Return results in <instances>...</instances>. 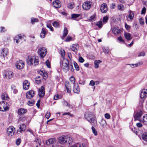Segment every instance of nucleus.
<instances>
[{
    "label": "nucleus",
    "instance_id": "f257e3e1",
    "mask_svg": "<svg viewBox=\"0 0 147 147\" xmlns=\"http://www.w3.org/2000/svg\"><path fill=\"white\" fill-rule=\"evenodd\" d=\"M60 65L62 70L65 72L69 71L71 72L74 71L72 64H69V61L67 59L64 58L63 60L61 61Z\"/></svg>",
    "mask_w": 147,
    "mask_h": 147
},
{
    "label": "nucleus",
    "instance_id": "f03ea898",
    "mask_svg": "<svg viewBox=\"0 0 147 147\" xmlns=\"http://www.w3.org/2000/svg\"><path fill=\"white\" fill-rule=\"evenodd\" d=\"M85 118L90 122L92 125H97V122L95 116L91 112H86L85 114Z\"/></svg>",
    "mask_w": 147,
    "mask_h": 147
},
{
    "label": "nucleus",
    "instance_id": "7ed1b4c3",
    "mask_svg": "<svg viewBox=\"0 0 147 147\" xmlns=\"http://www.w3.org/2000/svg\"><path fill=\"white\" fill-rule=\"evenodd\" d=\"M27 62L28 65H37L39 62L38 58L36 56L28 57V58L27 59Z\"/></svg>",
    "mask_w": 147,
    "mask_h": 147
},
{
    "label": "nucleus",
    "instance_id": "20e7f679",
    "mask_svg": "<svg viewBox=\"0 0 147 147\" xmlns=\"http://www.w3.org/2000/svg\"><path fill=\"white\" fill-rule=\"evenodd\" d=\"M15 131V129L13 127L10 126L7 129V134L9 136H12L14 135Z\"/></svg>",
    "mask_w": 147,
    "mask_h": 147
},
{
    "label": "nucleus",
    "instance_id": "39448f33",
    "mask_svg": "<svg viewBox=\"0 0 147 147\" xmlns=\"http://www.w3.org/2000/svg\"><path fill=\"white\" fill-rule=\"evenodd\" d=\"M68 138L67 136H61L58 138V142L61 144H63L67 143V142L68 140Z\"/></svg>",
    "mask_w": 147,
    "mask_h": 147
},
{
    "label": "nucleus",
    "instance_id": "423d86ee",
    "mask_svg": "<svg viewBox=\"0 0 147 147\" xmlns=\"http://www.w3.org/2000/svg\"><path fill=\"white\" fill-rule=\"evenodd\" d=\"M8 54V50L6 48H3L1 52L0 57L1 58L4 60L5 58Z\"/></svg>",
    "mask_w": 147,
    "mask_h": 147
},
{
    "label": "nucleus",
    "instance_id": "0eeeda50",
    "mask_svg": "<svg viewBox=\"0 0 147 147\" xmlns=\"http://www.w3.org/2000/svg\"><path fill=\"white\" fill-rule=\"evenodd\" d=\"M142 112L141 111L138 112L134 115V118L135 121L138 120L140 122L142 119Z\"/></svg>",
    "mask_w": 147,
    "mask_h": 147
},
{
    "label": "nucleus",
    "instance_id": "6e6552de",
    "mask_svg": "<svg viewBox=\"0 0 147 147\" xmlns=\"http://www.w3.org/2000/svg\"><path fill=\"white\" fill-rule=\"evenodd\" d=\"M38 52L40 57L43 58L46 55L47 50L44 47H40L38 49Z\"/></svg>",
    "mask_w": 147,
    "mask_h": 147
},
{
    "label": "nucleus",
    "instance_id": "1a4fd4ad",
    "mask_svg": "<svg viewBox=\"0 0 147 147\" xmlns=\"http://www.w3.org/2000/svg\"><path fill=\"white\" fill-rule=\"evenodd\" d=\"M16 65V68L19 69L23 68L25 65L24 62L22 60L17 61Z\"/></svg>",
    "mask_w": 147,
    "mask_h": 147
},
{
    "label": "nucleus",
    "instance_id": "9d476101",
    "mask_svg": "<svg viewBox=\"0 0 147 147\" xmlns=\"http://www.w3.org/2000/svg\"><path fill=\"white\" fill-rule=\"evenodd\" d=\"M91 6V3L89 1H86L82 5V7L84 9H88Z\"/></svg>",
    "mask_w": 147,
    "mask_h": 147
},
{
    "label": "nucleus",
    "instance_id": "9b49d317",
    "mask_svg": "<svg viewBox=\"0 0 147 147\" xmlns=\"http://www.w3.org/2000/svg\"><path fill=\"white\" fill-rule=\"evenodd\" d=\"M4 76L6 78L11 79L13 76V73L11 71H8L5 72L4 74Z\"/></svg>",
    "mask_w": 147,
    "mask_h": 147
},
{
    "label": "nucleus",
    "instance_id": "f8f14e48",
    "mask_svg": "<svg viewBox=\"0 0 147 147\" xmlns=\"http://www.w3.org/2000/svg\"><path fill=\"white\" fill-rule=\"evenodd\" d=\"M100 10L103 13L106 12L108 10V7L107 4L105 3L102 4L100 6Z\"/></svg>",
    "mask_w": 147,
    "mask_h": 147
},
{
    "label": "nucleus",
    "instance_id": "ddd939ff",
    "mask_svg": "<svg viewBox=\"0 0 147 147\" xmlns=\"http://www.w3.org/2000/svg\"><path fill=\"white\" fill-rule=\"evenodd\" d=\"M35 94V92L33 90H29L26 93V97L27 98L30 99L33 97Z\"/></svg>",
    "mask_w": 147,
    "mask_h": 147
},
{
    "label": "nucleus",
    "instance_id": "4468645a",
    "mask_svg": "<svg viewBox=\"0 0 147 147\" xmlns=\"http://www.w3.org/2000/svg\"><path fill=\"white\" fill-rule=\"evenodd\" d=\"M65 84L67 92L68 93H70L71 91V86L70 83L66 81L65 82Z\"/></svg>",
    "mask_w": 147,
    "mask_h": 147
},
{
    "label": "nucleus",
    "instance_id": "2eb2a0df",
    "mask_svg": "<svg viewBox=\"0 0 147 147\" xmlns=\"http://www.w3.org/2000/svg\"><path fill=\"white\" fill-rule=\"evenodd\" d=\"M45 94V88L43 86H42L38 90V95L40 97H43Z\"/></svg>",
    "mask_w": 147,
    "mask_h": 147
},
{
    "label": "nucleus",
    "instance_id": "dca6fc26",
    "mask_svg": "<svg viewBox=\"0 0 147 147\" xmlns=\"http://www.w3.org/2000/svg\"><path fill=\"white\" fill-rule=\"evenodd\" d=\"M30 85V82L27 80H25L23 83V88L26 90H27L29 89Z\"/></svg>",
    "mask_w": 147,
    "mask_h": 147
},
{
    "label": "nucleus",
    "instance_id": "f3484780",
    "mask_svg": "<svg viewBox=\"0 0 147 147\" xmlns=\"http://www.w3.org/2000/svg\"><path fill=\"white\" fill-rule=\"evenodd\" d=\"M73 91L76 93L78 94L80 92V89L78 84H75L74 85L73 88Z\"/></svg>",
    "mask_w": 147,
    "mask_h": 147
},
{
    "label": "nucleus",
    "instance_id": "a211bd4d",
    "mask_svg": "<svg viewBox=\"0 0 147 147\" xmlns=\"http://www.w3.org/2000/svg\"><path fill=\"white\" fill-rule=\"evenodd\" d=\"M79 49V45L77 44H76L72 45L71 49V50L74 52H76Z\"/></svg>",
    "mask_w": 147,
    "mask_h": 147
},
{
    "label": "nucleus",
    "instance_id": "6ab92c4d",
    "mask_svg": "<svg viewBox=\"0 0 147 147\" xmlns=\"http://www.w3.org/2000/svg\"><path fill=\"white\" fill-rule=\"evenodd\" d=\"M147 96V90L143 89L141 91L140 93V97L143 98Z\"/></svg>",
    "mask_w": 147,
    "mask_h": 147
},
{
    "label": "nucleus",
    "instance_id": "aec40b11",
    "mask_svg": "<svg viewBox=\"0 0 147 147\" xmlns=\"http://www.w3.org/2000/svg\"><path fill=\"white\" fill-rule=\"evenodd\" d=\"M113 33L115 35H118L121 32V30L119 28L117 27H114L112 30Z\"/></svg>",
    "mask_w": 147,
    "mask_h": 147
},
{
    "label": "nucleus",
    "instance_id": "412c9836",
    "mask_svg": "<svg viewBox=\"0 0 147 147\" xmlns=\"http://www.w3.org/2000/svg\"><path fill=\"white\" fill-rule=\"evenodd\" d=\"M53 5L56 8H59L61 6V4L58 0H56L53 2Z\"/></svg>",
    "mask_w": 147,
    "mask_h": 147
},
{
    "label": "nucleus",
    "instance_id": "4be33fe9",
    "mask_svg": "<svg viewBox=\"0 0 147 147\" xmlns=\"http://www.w3.org/2000/svg\"><path fill=\"white\" fill-rule=\"evenodd\" d=\"M140 122H143L144 124L147 125V114H145L143 116Z\"/></svg>",
    "mask_w": 147,
    "mask_h": 147
},
{
    "label": "nucleus",
    "instance_id": "5701e85b",
    "mask_svg": "<svg viewBox=\"0 0 147 147\" xmlns=\"http://www.w3.org/2000/svg\"><path fill=\"white\" fill-rule=\"evenodd\" d=\"M8 105L7 104V102L4 101V104L3 105V106L2 109V110H3V111H8L9 109V107H8Z\"/></svg>",
    "mask_w": 147,
    "mask_h": 147
},
{
    "label": "nucleus",
    "instance_id": "b1692460",
    "mask_svg": "<svg viewBox=\"0 0 147 147\" xmlns=\"http://www.w3.org/2000/svg\"><path fill=\"white\" fill-rule=\"evenodd\" d=\"M46 34V29L44 28H42L40 34V37L42 38H44L45 37Z\"/></svg>",
    "mask_w": 147,
    "mask_h": 147
},
{
    "label": "nucleus",
    "instance_id": "393cba45",
    "mask_svg": "<svg viewBox=\"0 0 147 147\" xmlns=\"http://www.w3.org/2000/svg\"><path fill=\"white\" fill-rule=\"evenodd\" d=\"M22 36L20 35H18L16 36L15 37V40L16 42L18 43V42H20L21 40H22Z\"/></svg>",
    "mask_w": 147,
    "mask_h": 147
},
{
    "label": "nucleus",
    "instance_id": "a878e982",
    "mask_svg": "<svg viewBox=\"0 0 147 147\" xmlns=\"http://www.w3.org/2000/svg\"><path fill=\"white\" fill-rule=\"evenodd\" d=\"M68 33V31L66 28H65L63 30V35L61 36V38L62 39H64L67 35Z\"/></svg>",
    "mask_w": 147,
    "mask_h": 147
},
{
    "label": "nucleus",
    "instance_id": "bb28decb",
    "mask_svg": "<svg viewBox=\"0 0 147 147\" xmlns=\"http://www.w3.org/2000/svg\"><path fill=\"white\" fill-rule=\"evenodd\" d=\"M117 9L120 11H123L125 9L124 6L122 4H119L117 7Z\"/></svg>",
    "mask_w": 147,
    "mask_h": 147
},
{
    "label": "nucleus",
    "instance_id": "cd10ccee",
    "mask_svg": "<svg viewBox=\"0 0 147 147\" xmlns=\"http://www.w3.org/2000/svg\"><path fill=\"white\" fill-rule=\"evenodd\" d=\"M55 141L54 139H50L46 141V143L47 145H49L51 144H53Z\"/></svg>",
    "mask_w": 147,
    "mask_h": 147
},
{
    "label": "nucleus",
    "instance_id": "c85d7f7f",
    "mask_svg": "<svg viewBox=\"0 0 147 147\" xmlns=\"http://www.w3.org/2000/svg\"><path fill=\"white\" fill-rule=\"evenodd\" d=\"M100 125L101 127L104 128L107 126V123L105 120L102 119L101 120Z\"/></svg>",
    "mask_w": 147,
    "mask_h": 147
},
{
    "label": "nucleus",
    "instance_id": "c756f323",
    "mask_svg": "<svg viewBox=\"0 0 147 147\" xmlns=\"http://www.w3.org/2000/svg\"><path fill=\"white\" fill-rule=\"evenodd\" d=\"M124 35L125 38L127 40H130L132 38L131 34L129 33L125 32Z\"/></svg>",
    "mask_w": 147,
    "mask_h": 147
},
{
    "label": "nucleus",
    "instance_id": "7c9ffc66",
    "mask_svg": "<svg viewBox=\"0 0 147 147\" xmlns=\"http://www.w3.org/2000/svg\"><path fill=\"white\" fill-rule=\"evenodd\" d=\"M40 74L42 75L45 79H46L48 77V75L46 72L45 71H40L39 72Z\"/></svg>",
    "mask_w": 147,
    "mask_h": 147
},
{
    "label": "nucleus",
    "instance_id": "2f4dec72",
    "mask_svg": "<svg viewBox=\"0 0 147 147\" xmlns=\"http://www.w3.org/2000/svg\"><path fill=\"white\" fill-rule=\"evenodd\" d=\"M134 16V14L133 12L131 10H129V13L128 18L130 20H132Z\"/></svg>",
    "mask_w": 147,
    "mask_h": 147
},
{
    "label": "nucleus",
    "instance_id": "473e14b6",
    "mask_svg": "<svg viewBox=\"0 0 147 147\" xmlns=\"http://www.w3.org/2000/svg\"><path fill=\"white\" fill-rule=\"evenodd\" d=\"M102 62L100 60H96L94 61V67L95 68H98L99 67V64Z\"/></svg>",
    "mask_w": 147,
    "mask_h": 147
},
{
    "label": "nucleus",
    "instance_id": "72a5a7b5",
    "mask_svg": "<svg viewBox=\"0 0 147 147\" xmlns=\"http://www.w3.org/2000/svg\"><path fill=\"white\" fill-rule=\"evenodd\" d=\"M20 130L19 131L20 133H22L23 131H24L26 129V126L25 125L23 124L20 125L19 127Z\"/></svg>",
    "mask_w": 147,
    "mask_h": 147
},
{
    "label": "nucleus",
    "instance_id": "f704fd0d",
    "mask_svg": "<svg viewBox=\"0 0 147 147\" xmlns=\"http://www.w3.org/2000/svg\"><path fill=\"white\" fill-rule=\"evenodd\" d=\"M26 112V110L24 109H19L18 111V113L19 115H21L25 113Z\"/></svg>",
    "mask_w": 147,
    "mask_h": 147
},
{
    "label": "nucleus",
    "instance_id": "c9c22d12",
    "mask_svg": "<svg viewBox=\"0 0 147 147\" xmlns=\"http://www.w3.org/2000/svg\"><path fill=\"white\" fill-rule=\"evenodd\" d=\"M63 105L65 106H66L70 108H72L73 106L71 105L69 103H68L67 101L64 100L63 102Z\"/></svg>",
    "mask_w": 147,
    "mask_h": 147
},
{
    "label": "nucleus",
    "instance_id": "e433bc0d",
    "mask_svg": "<svg viewBox=\"0 0 147 147\" xmlns=\"http://www.w3.org/2000/svg\"><path fill=\"white\" fill-rule=\"evenodd\" d=\"M142 139L145 141H147V132L144 133L142 135Z\"/></svg>",
    "mask_w": 147,
    "mask_h": 147
},
{
    "label": "nucleus",
    "instance_id": "4c0bfd02",
    "mask_svg": "<svg viewBox=\"0 0 147 147\" xmlns=\"http://www.w3.org/2000/svg\"><path fill=\"white\" fill-rule=\"evenodd\" d=\"M96 25L98 26L100 28H101L102 26V21H100L97 22L96 24Z\"/></svg>",
    "mask_w": 147,
    "mask_h": 147
},
{
    "label": "nucleus",
    "instance_id": "58836bf2",
    "mask_svg": "<svg viewBox=\"0 0 147 147\" xmlns=\"http://www.w3.org/2000/svg\"><path fill=\"white\" fill-rule=\"evenodd\" d=\"M67 7L70 9H72L74 7V4L73 2H71L67 5Z\"/></svg>",
    "mask_w": 147,
    "mask_h": 147
},
{
    "label": "nucleus",
    "instance_id": "ea45409f",
    "mask_svg": "<svg viewBox=\"0 0 147 147\" xmlns=\"http://www.w3.org/2000/svg\"><path fill=\"white\" fill-rule=\"evenodd\" d=\"M35 101L33 100H29L28 102V104L30 106H32L34 104Z\"/></svg>",
    "mask_w": 147,
    "mask_h": 147
},
{
    "label": "nucleus",
    "instance_id": "a19ab883",
    "mask_svg": "<svg viewBox=\"0 0 147 147\" xmlns=\"http://www.w3.org/2000/svg\"><path fill=\"white\" fill-rule=\"evenodd\" d=\"M74 65L75 68L77 71H79L80 70L78 64L75 61L74 62Z\"/></svg>",
    "mask_w": 147,
    "mask_h": 147
},
{
    "label": "nucleus",
    "instance_id": "79ce46f5",
    "mask_svg": "<svg viewBox=\"0 0 147 147\" xmlns=\"http://www.w3.org/2000/svg\"><path fill=\"white\" fill-rule=\"evenodd\" d=\"M1 97L2 99H7L8 98V96L6 93H3L2 94Z\"/></svg>",
    "mask_w": 147,
    "mask_h": 147
},
{
    "label": "nucleus",
    "instance_id": "37998d69",
    "mask_svg": "<svg viewBox=\"0 0 147 147\" xmlns=\"http://www.w3.org/2000/svg\"><path fill=\"white\" fill-rule=\"evenodd\" d=\"M53 25L54 27L58 28L59 27V24L58 22L55 21L53 23Z\"/></svg>",
    "mask_w": 147,
    "mask_h": 147
},
{
    "label": "nucleus",
    "instance_id": "c03bdc74",
    "mask_svg": "<svg viewBox=\"0 0 147 147\" xmlns=\"http://www.w3.org/2000/svg\"><path fill=\"white\" fill-rule=\"evenodd\" d=\"M102 49L103 52L105 54L108 53L109 51V50L108 48L103 47Z\"/></svg>",
    "mask_w": 147,
    "mask_h": 147
},
{
    "label": "nucleus",
    "instance_id": "a18cd8bd",
    "mask_svg": "<svg viewBox=\"0 0 147 147\" xmlns=\"http://www.w3.org/2000/svg\"><path fill=\"white\" fill-rule=\"evenodd\" d=\"M69 80L72 84H75V79L73 76H71L69 78Z\"/></svg>",
    "mask_w": 147,
    "mask_h": 147
},
{
    "label": "nucleus",
    "instance_id": "49530a36",
    "mask_svg": "<svg viewBox=\"0 0 147 147\" xmlns=\"http://www.w3.org/2000/svg\"><path fill=\"white\" fill-rule=\"evenodd\" d=\"M11 89L13 90V92L14 93H16L17 92V90L16 89V86L14 85L11 86Z\"/></svg>",
    "mask_w": 147,
    "mask_h": 147
},
{
    "label": "nucleus",
    "instance_id": "de8ad7c7",
    "mask_svg": "<svg viewBox=\"0 0 147 147\" xmlns=\"http://www.w3.org/2000/svg\"><path fill=\"white\" fill-rule=\"evenodd\" d=\"M80 16L79 14H73L71 15V18H76Z\"/></svg>",
    "mask_w": 147,
    "mask_h": 147
},
{
    "label": "nucleus",
    "instance_id": "09e8293b",
    "mask_svg": "<svg viewBox=\"0 0 147 147\" xmlns=\"http://www.w3.org/2000/svg\"><path fill=\"white\" fill-rule=\"evenodd\" d=\"M127 65H129L131 66V67L132 68H134L138 66V64H127Z\"/></svg>",
    "mask_w": 147,
    "mask_h": 147
},
{
    "label": "nucleus",
    "instance_id": "8fccbe9b",
    "mask_svg": "<svg viewBox=\"0 0 147 147\" xmlns=\"http://www.w3.org/2000/svg\"><path fill=\"white\" fill-rule=\"evenodd\" d=\"M35 81L36 83L38 84L40 83V79L39 76L36 77L35 78Z\"/></svg>",
    "mask_w": 147,
    "mask_h": 147
},
{
    "label": "nucleus",
    "instance_id": "3c124183",
    "mask_svg": "<svg viewBox=\"0 0 147 147\" xmlns=\"http://www.w3.org/2000/svg\"><path fill=\"white\" fill-rule=\"evenodd\" d=\"M92 132L95 136H96L97 135V131L93 127H92Z\"/></svg>",
    "mask_w": 147,
    "mask_h": 147
},
{
    "label": "nucleus",
    "instance_id": "603ef678",
    "mask_svg": "<svg viewBox=\"0 0 147 147\" xmlns=\"http://www.w3.org/2000/svg\"><path fill=\"white\" fill-rule=\"evenodd\" d=\"M61 98V96L59 95L58 94H56L55 95L54 98L55 100H57Z\"/></svg>",
    "mask_w": 147,
    "mask_h": 147
},
{
    "label": "nucleus",
    "instance_id": "864d4df0",
    "mask_svg": "<svg viewBox=\"0 0 147 147\" xmlns=\"http://www.w3.org/2000/svg\"><path fill=\"white\" fill-rule=\"evenodd\" d=\"M108 17L107 16L104 17L103 18V23H106L108 20Z\"/></svg>",
    "mask_w": 147,
    "mask_h": 147
},
{
    "label": "nucleus",
    "instance_id": "5fc2aeb1",
    "mask_svg": "<svg viewBox=\"0 0 147 147\" xmlns=\"http://www.w3.org/2000/svg\"><path fill=\"white\" fill-rule=\"evenodd\" d=\"M6 31L5 28L4 27H1L0 28V32H4Z\"/></svg>",
    "mask_w": 147,
    "mask_h": 147
},
{
    "label": "nucleus",
    "instance_id": "6e6d98bb",
    "mask_svg": "<svg viewBox=\"0 0 147 147\" xmlns=\"http://www.w3.org/2000/svg\"><path fill=\"white\" fill-rule=\"evenodd\" d=\"M60 53L62 57L63 58L65 55V51L63 50H61Z\"/></svg>",
    "mask_w": 147,
    "mask_h": 147
},
{
    "label": "nucleus",
    "instance_id": "4d7b16f0",
    "mask_svg": "<svg viewBox=\"0 0 147 147\" xmlns=\"http://www.w3.org/2000/svg\"><path fill=\"white\" fill-rule=\"evenodd\" d=\"M21 142V140L20 138H18L16 140V144L17 146L19 145Z\"/></svg>",
    "mask_w": 147,
    "mask_h": 147
},
{
    "label": "nucleus",
    "instance_id": "13d9d810",
    "mask_svg": "<svg viewBox=\"0 0 147 147\" xmlns=\"http://www.w3.org/2000/svg\"><path fill=\"white\" fill-rule=\"evenodd\" d=\"M76 145L77 146V147H86V146L84 143H83L81 144H77Z\"/></svg>",
    "mask_w": 147,
    "mask_h": 147
},
{
    "label": "nucleus",
    "instance_id": "bf43d9fd",
    "mask_svg": "<svg viewBox=\"0 0 147 147\" xmlns=\"http://www.w3.org/2000/svg\"><path fill=\"white\" fill-rule=\"evenodd\" d=\"M146 9L145 7H144L141 11V14H144L146 12Z\"/></svg>",
    "mask_w": 147,
    "mask_h": 147
},
{
    "label": "nucleus",
    "instance_id": "052dcab7",
    "mask_svg": "<svg viewBox=\"0 0 147 147\" xmlns=\"http://www.w3.org/2000/svg\"><path fill=\"white\" fill-rule=\"evenodd\" d=\"M4 102L3 101L0 102V111H3L2 109L4 104Z\"/></svg>",
    "mask_w": 147,
    "mask_h": 147
},
{
    "label": "nucleus",
    "instance_id": "680f3d73",
    "mask_svg": "<svg viewBox=\"0 0 147 147\" xmlns=\"http://www.w3.org/2000/svg\"><path fill=\"white\" fill-rule=\"evenodd\" d=\"M139 22L140 24L143 25L144 24V20L142 18H141L139 19Z\"/></svg>",
    "mask_w": 147,
    "mask_h": 147
},
{
    "label": "nucleus",
    "instance_id": "e2e57ef3",
    "mask_svg": "<svg viewBox=\"0 0 147 147\" xmlns=\"http://www.w3.org/2000/svg\"><path fill=\"white\" fill-rule=\"evenodd\" d=\"M50 113L49 112L47 111L45 117H46L47 119H48L50 116Z\"/></svg>",
    "mask_w": 147,
    "mask_h": 147
},
{
    "label": "nucleus",
    "instance_id": "0e129e2a",
    "mask_svg": "<svg viewBox=\"0 0 147 147\" xmlns=\"http://www.w3.org/2000/svg\"><path fill=\"white\" fill-rule=\"evenodd\" d=\"M67 54L68 57L70 59V61H72V59L71 53H68Z\"/></svg>",
    "mask_w": 147,
    "mask_h": 147
},
{
    "label": "nucleus",
    "instance_id": "69168bd1",
    "mask_svg": "<svg viewBox=\"0 0 147 147\" xmlns=\"http://www.w3.org/2000/svg\"><path fill=\"white\" fill-rule=\"evenodd\" d=\"M45 63L47 66L49 68H50L51 67V66L50 64L49 61L48 60H47L46 62Z\"/></svg>",
    "mask_w": 147,
    "mask_h": 147
},
{
    "label": "nucleus",
    "instance_id": "338daca9",
    "mask_svg": "<svg viewBox=\"0 0 147 147\" xmlns=\"http://www.w3.org/2000/svg\"><path fill=\"white\" fill-rule=\"evenodd\" d=\"M31 22L32 24H34L35 22H38V20L34 18H32L31 19Z\"/></svg>",
    "mask_w": 147,
    "mask_h": 147
},
{
    "label": "nucleus",
    "instance_id": "774afa93",
    "mask_svg": "<svg viewBox=\"0 0 147 147\" xmlns=\"http://www.w3.org/2000/svg\"><path fill=\"white\" fill-rule=\"evenodd\" d=\"M78 60L79 62L80 63H83L84 61V59L81 57H79Z\"/></svg>",
    "mask_w": 147,
    "mask_h": 147
}]
</instances>
